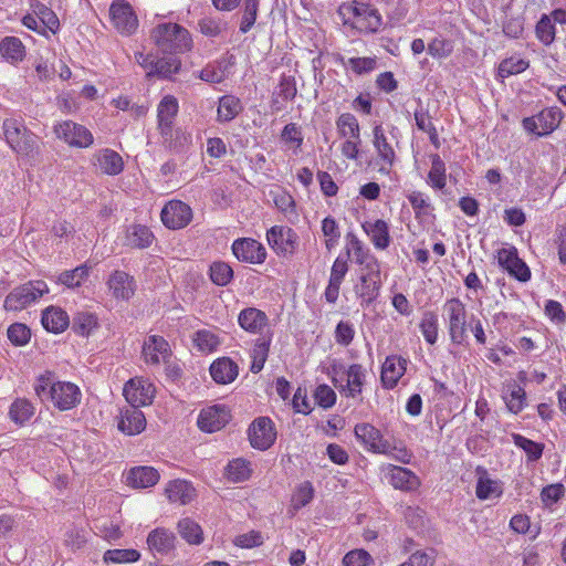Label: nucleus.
<instances>
[{
	"mask_svg": "<svg viewBox=\"0 0 566 566\" xmlns=\"http://www.w3.org/2000/svg\"><path fill=\"white\" fill-rule=\"evenodd\" d=\"M0 54L6 61L14 64L24 59L25 48L19 38L6 36L0 42Z\"/></svg>",
	"mask_w": 566,
	"mask_h": 566,
	"instance_id": "4c0bfd02",
	"label": "nucleus"
},
{
	"mask_svg": "<svg viewBox=\"0 0 566 566\" xmlns=\"http://www.w3.org/2000/svg\"><path fill=\"white\" fill-rule=\"evenodd\" d=\"M259 10V0H244L240 31L247 33L254 25Z\"/></svg>",
	"mask_w": 566,
	"mask_h": 566,
	"instance_id": "e2e57ef3",
	"label": "nucleus"
},
{
	"mask_svg": "<svg viewBox=\"0 0 566 566\" xmlns=\"http://www.w3.org/2000/svg\"><path fill=\"white\" fill-rule=\"evenodd\" d=\"M373 135L374 147L376 148L377 155L380 161L382 163V166L380 167L379 171L388 174L389 169L392 167L395 163L396 153L392 146L389 144L381 125H376L374 127Z\"/></svg>",
	"mask_w": 566,
	"mask_h": 566,
	"instance_id": "aec40b11",
	"label": "nucleus"
},
{
	"mask_svg": "<svg viewBox=\"0 0 566 566\" xmlns=\"http://www.w3.org/2000/svg\"><path fill=\"white\" fill-rule=\"evenodd\" d=\"M48 292L49 287L44 281H29L13 289L7 295L3 306L7 311H21L36 302Z\"/></svg>",
	"mask_w": 566,
	"mask_h": 566,
	"instance_id": "39448f33",
	"label": "nucleus"
},
{
	"mask_svg": "<svg viewBox=\"0 0 566 566\" xmlns=\"http://www.w3.org/2000/svg\"><path fill=\"white\" fill-rule=\"evenodd\" d=\"M151 38L164 53L185 52L192 44L188 30L177 23L157 25L151 32Z\"/></svg>",
	"mask_w": 566,
	"mask_h": 566,
	"instance_id": "7ed1b4c3",
	"label": "nucleus"
},
{
	"mask_svg": "<svg viewBox=\"0 0 566 566\" xmlns=\"http://www.w3.org/2000/svg\"><path fill=\"white\" fill-rule=\"evenodd\" d=\"M95 157L96 165L103 174L115 176L123 171L124 163L116 151L103 149Z\"/></svg>",
	"mask_w": 566,
	"mask_h": 566,
	"instance_id": "f704fd0d",
	"label": "nucleus"
},
{
	"mask_svg": "<svg viewBox=\"0 0 566 566\" xmlns=\"http://www.w3.org/2000/svg\"><path fill=\"white\" fill-rule=\"evenodd\" d=\"M154 241L150 229L142 224H133L126 231V245L136 249L148 248Z\"/></svg>",
	"mask_w": 566,
	"mask_h": 566,
	"instance_id": "c9c22d12",
	"label": "nucleus"
},
{
	"mask_svg": "<svg viewBox=\"0 0 566 566\" xmlns=\"http://www.w3.org/2000/svg\"><path fill=\"white\" fill-rule=\"evenodd\" d=\"M238 323L245 332L261 334L263 328L269 324V317L263 311L256 307H247L239 313Z\"/></svg>",
	"mask_w": 566,
	"mask_h": 566,
	"instance_id": "5701e85b",
	"label": "nucleus"
},
{
	"mask_svg": "<svg viewBox=\"0 0 566 566\" xmlns=\"http://www.w3.org/2000/svg\"><path fill=\"white\" fill-rule=\"evenodd\" d=\"M179 111V104L175 96L166 95L157 106V128H166L174 125Z\"/></svg>",
	"mask_w": 566,
	"mask_h": 566,
	"instance_id": "2f4dec72",
	"label": "nucleus"
},
{
	"mask_svg": "<svg viewBox=\"0 0 566 566\" xmlns=\"http://www.w3.org/2000/svg\"><path fill=\"white\" fill-rule=\"evenodd\" d=\"M507 409L513 413H518L523 410L526 401L525 390L517 384H509L503 392Z\"/></svg>",
	"mask_w": 566,
	"mask_h": 566,
	"instance_id": "a19ab883",
	"label": "nucleus"
},
{
	"mask_svg": "<svg viewBox=\"0 0 566 566\" xmlns=\"http://www.w3.org/2000/svg\"><path fill=\"white\" fill-rule=\"evenodd\" d=\"M371 563V556L364 549L350 551L343 558L344 566H369Z\"/></svg>",
	"mask_w": 566,
	"mask_h": 566,
	"instance_id": "774afa93",
	"label": "nucleus"
},
{
	"mask_svg": "<svg viewBox=\"0 0 566 566\" xmlns=\"http://www.w3.org/2000/svg\"><path fill=\"white\" fill-rule=\"evenodd\" d=\"M536 38L544 44L549 45L555 40V25L552 19L543 14L535 27Z\"/></svg>",
	"mask_w": 566,
	"mask_h": 566,
	"instance_id": "13d9d810",
	"label": "nucleus"
},
{
	"mask_svg": "<svg viewBox=\"0 0 566 566\" xmlns=\"http://www.w3.org/2000/svg\"><path fill=\"white\" fill-rule=\"evenodd\" d=\"M176 537L166 528H156L148 534L147 545L150 551L159 554H168L175 548Z\"/></svg>",
	"mask_w": 566,
	"mask_h": 566,
	"instance_id": "c756f323",
	"label": "nucleus"
},
{
	"mask_svg": "<svg viewBox=\"0 0 566 566\" xmlns=\"http://www.w3.org/2000/svg\"><path fill=\"white\" fill-rule=\"evenodd\" d=\"M381 289L380 272L360 273L354 291L360 298V306L368 307L379 296Z\"/></svg>",
	"mask_w": 566,
	"mask_h": 566,
	"instance_id": "f3484780",
	"label": "nucleus"
},
{
	"mask_svg": "<svg viewBox=\"0 0 566 566\" xmlns=\"http://www.w3.org/2000/svg\"><path fill=\"white\" fill-rule=\"evenodd\" d=\"M180 69V61L175 56L156 59L154 69L147 72V76L157 75L160 77H169L177 73Z\"/></svg>",
	"mask_w": 566,
	"mask_h": 566,
	"instance_id": "de8ad7c7",
	"label": "nucleus"
},
{
	"mask_svg": "<svg viewBox=\"0 0 566 566\" xmlns=\"http://www.w3.org/2000/svg\"><path fill=\"white\" fill-rule=\"evenodd\" d=\"M109 15L114 28L123 35H130L138 28L137 17L125 0H114L109 7Z\"/></svg>",
	"mask_w": 566,
	"mask_h": 566,
	"instance_id": "6e6552de",
	"label": "nucleus"
},
{
	"mask_svg": "<svg viewBox=\"0 0 566 566\" xmlns=\"http://www.w3.org/2000/svg\"><path fill=\"white\" fill-rule=\"evenodd\" d=\"M337 130L344 138H360L359 123L350 113L342 114L336 122Z\"/></svg>",
	"mask_w": 566,
	"mask_h": 566,
	"instance_id": "a18cd8bd",
	"label": "nucleus"
},
{
	"mask_svg": "<svg viewBox=\"0 0 566 566\" xmlns=\"http://www.w3.org/2000/svg\"><path fill=\"white\" fill-rule=\"evenodd\" d=\"M322 232L326 238V249L328 251L333 250L337 245L338 240L340 238V231L336 220L332 217H326L322 221Z\"/></svg>",
	"mask_w": 566,
	"mask_h": 566,
	"instance_id": "bf43d9fd",
	"label": "nucleus"
},
{
	"mask_svg": "<svg viewBox=\"0 0 566 566\" xmlns=\"http://www.w3.org/2000/svg\"><path fill=\"white\" fill-rule=\"evenodd\" d=\"M249 440L253 448L268 450L276 439L273 421L268 417L256 418L248 430Z\"/></svg>",
	"mask_w": 566,
	"mask_h": 566,
	"instance_id": "9b49d317",
	"label": "nucleus"
},
{
	"mask_svg": "<svg viewBox=\"0 0 566 566\" xmlns=\"http://www.w3.org/2000/svg\"><path fill=\"white\" fill-rule=\"evenodd\" d=\"M143 355L146 363L158 365L170 355L169 344L163 336L151 335L144 342Z\"/></svg>",
	"mask_w": 566,
	"mask_h": 566,
	"instance_id": "b1692460",
	"label": "nucleus"
},
{
	"mask_svg": "<svg viewBox=\"0 0 566 566\" xmlns=\"http://www.w3.org/2000/svg\"><path fill=\"white\" fill-rule=\"evenodd\" d=\"M329 376L342 395L355 398L361 392L366 369L360 364L346 367L342 363H334L329 367Z\"/></svg>",
	"mask_w": 566,
	"mask_h": 566,
	"instance_id": "f03ea898",
	"label": "nucleus"
},
{
	"mask_svg": "<svg viewBox=\"0 0 566 566\" xmlns=\"http://www.w3.org/2000/svg\"><path fill=\"white\" fill-rule=\"evenodd\" d=\"M346 239V256L348 259L353 253L355 263L360 266V273L380 272V263L377 258L354 233H347Z\"/></svg>",
	"mask_w": 566,
	"mask_h": 566,
	"instance_id": "1a4fd4ad",
	"label": "nucleus"
},
{
	"mask_svg": "<svg viewBox=\"0 0 566 566\" xmlns=\"http://www.w3.org/2000/svg\"><path fill=\"white\" fill-rule=\"evenodd\" d=\"M55 384L56 381L54 380L53 374L46 371L36 378L34 391L42 401L50 400L51 388L55 386Z\"/></svg>",
	"mask_w": 566,
	"mask_h": 566,
	"instance_id": "69168bd1",
	"label": "nucleus"
},
{
	"mask_svg": "<svg viewBox=\"0 0 566 566\" xmlns=\"http://www.w3.org/2000/svg\"><path fill=\"white\" fill-rule=\"evenodd\" d=\"M512 439L517 448H521L527 455L528 461H537L541 459L544 450V444L535 442L522 434L513 433Z\"/></svg>",
	"mask_w": 566,
	"mask_h": 566,
	"instance_id": "49530a36",
	"label": "nucleus"
},
{
	"mask_svg": "<svg viewBox=\"0 0 566 566\" xmlns=\"http://www.w3.org/2000/svg\"><path fill=\"white\" fill-rule=\"evenodd\" d=\"M238 365L229 357L218 358L210 366L212 379L222 385L232 382L238 377Z\"/></svg>",
	"mask_w": 566,
	"mask_h": 566,
	"instance_id": "c85d7f7f",
	"label": "nucleus"
},
{
	"mask_svg": "<svg viewBox=\"0 0 566 566\" xmlns=\"http://www.w3.org/2000/svg\"><path fill=\"white\" fill-rule=\"evenodd\" d=\"M337 13L345 25L360 33H376L382 25L379 11L373 6L356 0L339 4Z\"/></svg>",
	"mask_w": 566,
	"mask_h": 566,
	"instance_id": "f257e3e1",
	"label": "nucleus"
},
{
	"mask_svg": "<svg viewBox=\"0 0 566 566\" xmlns=\"http://www.w3.org/2000/svg\"><path fill=\"white\" fill-rule=\"evenodd\" d=\"M166 494L170 502L187 504L195 495L191 484L184 480H175L168 483Z\"/></svg>",
	"mask_w": 566,
	"mask_h": 566,
	"instance_id": "e433bc0d",
	"label": "nucleus"
},
{
	"mask_svg": "<svg viewBox=\"0 0 566 566\" xmlns=\"http://www.w3.org/2000/svg\"><path fill=\"white\" fill-rule=\"evenodd\" d=\"M408 360L401 356H388L382 364L380 379L382 386L392 389L406 373Z\"/></svg>",
	"mask_w": 566,
	"mask_h": 566,
	"instance_id": "412c9836",
	"label": "nucleus"
},
{
	"mask_svg": "<svg viewBox=\"0 0 566 566\" xmlns=\"http://www.w3.org/2000/svg\"><path fill=\"white\" fill-rule=\"evenodd\" d=\"M97 327V317L90 312H78L74 315L72 328L75 333L85 336Z\"/></svg>",
	"mask_w": 566,
	"mask_h": 566,
	"instance_id": "3c124183",
	"label": "nucleus"
},
{
	"mask_svg": "<svg viewBox=\"0 0 566 566\" xmlns=\"http://www.w3.org/2000/svg\"><path fill=\"white\" fill-rule=\"evenodd\" d=\"M314 495V489L310 482H303L296 489L291 500V507L294 511H298L302 507L306 506L312 500Z\"/></svg>",
	"mask_w": 566,
	"mask_h": 566,
	"instance_id": "052dcab7",
	"label": "nucleus"
},
{
	"mask_svg": "<svg viewBox=\"0 0 566 566\" xmlns=\"http://www.w3.org/2000/svg\"><path fill=\"white\" fill-rule=\"evenodd\" d=\"M453 51L452 42L442 38H434L428 44V53L434 59H446Z\"/></svg>",
	"mask_w": 566,
	"mask_h": 566,
	"instance_id": "338daca9",
	"label": "nucleus"
},
{
	"mask_svg": "<svg viewBox=\"0 0 566 566\" xmlns=\"http://www.w3.org/2000/svg\"><path fill=\"white\" fill-rule=\"evenodd\" d=\"M41 322L46 331L55 334L63 332L70 324L66 312L54 306H51L43 312Z\"/></svg>",
	"mask_w": 566,
	"mask_h": 566,
	"instance_id": "473e14b6",
	"label": "nucleus"
},
{
	"mask_svg": "<svg viewBox=\"0 0 566 566\" xmlns=\"http://www.w3.org/2000/svg\"><path fill=\"white\" fill-rule=\"evenodd\" d=\"M427 182L431 188L442 190L447 185L446 165L441 157L437 154L431 156V168L428 174Z\"/></svg>",
	"mask_w": 566,
	"mask_h": 566,
	"instance_id": "37998d69",
	"label": "nucleus"
},
{
	"mask_svg": "<svg viewBox=\"0 0 566 566\" xmlns=\"http://www.w3.org/2000/svg\"><path fill=\"white\" fill-rule=\"evenodd\" d=\"M178 531L181 537L189 544L197 545L200 544L203 539L200 525L188 517L179 521Z\"/></svg>",
	"mask_w": 566,
	"mask_h": 566,
	"instance_id": "09e8293b",
	"label": "nucleus"
},
{
	"mask_svg": "<svg viewBox=\"0 0 566 566\" xmlns=\"http://www.w3.org/2000/svg\"><path fill=\"white\" fill-rule=\"evenodd\" d=\"M35 407L25 398H17L9 408V418L18 426L27 423L34 415Z\"/></svg>",
	"mask_w": 566,
	"mask_h": 566,
	"instance_id": "58836bf2",
	"label": "nucleus"
},
{
	"mask_svg": "<svg viewBox=\"0 0 566 566\" xmlns=\"http://www.w3.org/2000/svg\"><path fill=\"white\" fill-rule=\"evenodd\" d=\"M243 111V105L234 95H223L219 98L217 109V120L219 123H229L233 120Z\"/></svg>",
	"mask_w": 566,
	"mask_h": 566,
	"instance_id": "72a5a7b5",
	"label": "nucleus"
},
{
	"mask_svg": "<svg viewBox=\"0 0 566 566\" xmlns=\"http://www.w3.org/2000/svg\"><path fill=\"white\" fill-rule=\"evenodd\" d=\"M127 483L136 489L154 486L159 480V473L151 467L133 468L127 474Z\"/></svg>",
	"mask_w": 566,
	"mask_h": 566,
	"instance_id": "7c9ffc66",
	"label": "nucleus"
},
{
	"mask_svg": "<svg viewBox=\"0 0 566 566\" xmlns=\"http://www.w3.org/2000/svg\"><path fill=\"white\" fill-rule=\"evenodd\" d=\"M296 81L293 75L282 74L274 95H279L284 102L294 99L296 96Z\"/></svg>",
	"mask_w": 566,
	"mask_h": 566,
	"instance_id": "680f3d73",
	"label": "nucleus"
},
{
	"mask_svg": "<svg viewBox=\"0 0 566 566\" xmlns=\"http://www.w3.org/2000/svg\"><path fill=\"white\" fill-rule=\"evenodd\" d=\"M160 218L167 228L182 229L192 220V210L180 200H171L163 208Z\"/></svg>",
	"mask_w": 566,
	"mask_h": 566,
	"instance_id": "4468645a",
	"label": "nucleus"
},
{
	"mask_svg": "<svg viewBox=\"0 0 566 566\" xmlns=\"http://www.w3.org/2000/svg\"><path fill=\"white\" fill-rule=\"evenodd\" d=\"M123 394L132 407L138 408L151 403L155 388L144 378H132L125 384Z\"/></svg>",
	"mask_w": 566,
	"mask_h": 566,
	"instance_id": "ddd939ff",
	"label": "nucleus"
},
{
	"mask_svg": "<svg viewBox=\"0 0 566 566\" xmlns=\"http://www.w3.org/2000/svg\"><path fill=\"white\" fill-rule=\"evenodd\" d=\"M363 230L370 238L374 247L385 250L390 244L389 226L385 220L378 219L374 222L366 221L361 224Z\"/></svg>",
	"mask_w": 566,
	"mask_h": 566,
	"instance_id": "cd10ccee",
	"label": "nucleus"
},
{
	"mask_svg": "<svg viewBox=\"0 0 566 566\" xmlns=\"http://www.w3.org/2000/svg\"><path fill=\"white\" fill-rule=\"evenodd\" d=\"M387 470L389 483L395 489L412 491L416 490L420 484L418 476L409 469L389 464Z\"/></svg>",
	"mask_w": 566,
	"mask_h": 566,
	"instance_id": "a878e982",
	"label": "nucleus"
},
{
	"mask_svg": "<svg viewBox=\"0 0 566 566\" xmlns=\"http://www.w3.org/2000/svg\"><path fill=\"white\" fill-rule=\"evenodd\" d=\"M9 146L20 155H29L36 146V136L27 129L21 122L8 118L2 125Z\"/></svg>",
	"mask_w": 566,
	"mask_h": 566,
	"instance_id": "423d86ee",
	"label": "nucleus"
},
{
	"mask_svg": "<svg viewBox=\"0 0 566 566\" xmlns=\"http://www.w3.org/2000/svg\"><path fill=\"white\" fill-rule=\"evenodd\" d=\"M107 285L112 295L117 300H129L135 294L136 282L124 271H115L108 279Z\"/></svg>",
	"mask_w": 566,
	"mask_h": 566,
	"instance_id": "4be33fe9",
	"label": "nucleus"
},
{
	"mask_svg": "<svg viewBox=\"0 0 566 566\" xmlns=\"http://www.w3.org/2000/svg\"><path fill=\"white\" fill-rule=\"evenodd\" d=\"M420 331L427 343L433 345L438 339V316L433 312H426L420 322Z\"/></svg>",
	"mask_w": 566,
	"mask_h": 566,
	"instance_id": "6e6d98bb",
	"label": "nucleus"
},
{
	"mask_svg": "<svg viewBox=\"0 0 566 566\" xmlns=\"http://www.w3.org/2000/svg\"><path fill=\"white\" fill-rule=\"evenodd\" d=\"M442 311L451 343L463 345L468 338V312L464 303L452 297L443 304Z\"/></svg>",
	"mask_w": 566,
	"mask_h": 566,
	"instance_id": "20e7f679",
	"label": "nucleus"
},
{
	"mask_svg": "<svg viewBox=\"0 0 566 566\" xmlns=\"http://www.w3.org/2000/svg\"><path fill=\"white\" fill-rule=\"evenodd\" d=\"M475 492L480 500H489L500 497L503 489L499 481L490 479L486 471H483L478 480Z\"/></svg>",
	"mask_w": 566,
	"mask_h": 566,
	"instance_id": "79ce46f5",
	"label": "nucleus"
},
{
	"mask_svg": "<svg viewBox=\"0 0 566 566\" xmlns=\"http://www.w3.org/2000/svg\"><path fill=\"white\" fill-rule=\"evenodd\" d=\"M158 130L163 146L175 153L184 151L191 143V136L179 127L175 128L174 125Z\"/></svg>",
	"mask_w": 566,
	"mask_h": 566,
	"instance_id": "bb28decb",
	"label": "nucleus"
},
{
	"mask_svg": "<svg viewBox=\"0 0 566 566\" xmlns=\"http://www.w3.org/2000/svg\"><path fill=\"white\" fill-rule=\"evenodd\" d=\"M193 345L202 353H211L220 345L219 337L211 331L200 329L193 335Z\"/></svg>",
	"mask_w": 566,
	"mask_h": 566,
	"instance_id": "8fccbe9b",
	"label": "nucleus"
},
{
	"mask_svg": "<svg viewBox=\"0 0 566 566\" xmlns=\"http://www.w3.org/2000/svg\"><path fill=\"white\" fill-rule=\"evenodd\" d=\"M90 270V266L82 264L73 270L64 271L59 275L57 282L69 289L78 287L88 277Z\"/></svg>",
	"mask_w": 566,
	"mask_h": 566,
	"instance_id": "c03bdc74",
	"label": "nucleus"
},
{
	"mask_svg": "<svg viewBox=\"0 0 566 566\" xmlns=\"http://www.w3.org/2000/svg\"><path fill=\"white\" fill-rule=\"evenodd\" d=\"M31 337L30 328L22 323H14L8 328V338L15 346H23Z\"/></svg>",
	"mask_w": 566,
	"mask_h": 566,
	"instance_id": "0e129e2a",
	"label": "nucleus"
},
{
	"mask_svg": "<svg viewBox=\"0 0 566 566\" xmlns=\"http://www.w3.org/2000/svg\"><path fill=\"white\" fill-rule=\"evenodd\" d=\"M232 252L239 261L252 264L263 263L266 258L265 248L251 238L234 240L232 243Z\"/></svg>",
	"mask_w": 566,
	"mask_h": 566,
	"instance_id": "2eb2a0df",
	"label": "nucleus"
},
{
	"mask_svg": "<svg viewBox=\"0 0 566 566\" xmlns=\"http://www.w3.org/2000/svg\"><path fill=\"white\" fill-rule=\"evenodd\" d=\"M54 133L59 139L72 147L87 148L94 142L92 133L85 126L72 120H64L55 125Z\"/></svg>",
	"mask_w": 566,
	"mask_h": 566,
	"instance_id": "0eeeda50",
	"label": "nucleus"
},
{
	"mask_svg": "<svg viewBox=\"0 0 566 566\" xmlns=\"http://www.w3.org/2000/svg\"><path fill=\"white\" fill-rule=\"evenodd\" d=\"M407 198L415 211L416 218H423L431 214L433 209L427 195L421 191H412Z\"/></svg>",
	"mask_w": 566,
	"mask_h": 566,
	"instance_id": "5fc2aeb1",
	"label": "nucleus"
},
{
	"mask_svg": "<svg viewBox=\"0 0 566 566\" xmlns=\"http://www.w3.org/2000/svg\"><path fill=\"white\" fill-rule=\"evenodd\" d=\"M146 427L144 412L136 407H129L120 412L118 429L128 436L140 433Z\"/></svg>",
	"mask_w": 566,
	"mask_h": 566,
	"instance_id": "393cba45",
	"label": "nucleus"
},
{
	"mask_svg": "<svg viewBox=\"0 0 566 566\" xmlns=\"http://www.w3.org/2000/svg\"><path fill=\"white\" fill-rule=\"evenodd\" d=\"M266 239L272 249L283 256L293 255L298 247V235L287 227H272L266 232Z\"/></svg>",
	"mask_w": 566,
	"mask_h": 566,
	"instance_id": "9d476101",
	"label": "nucleus"
},
{
	"mask_svg": "<svg viewBox=\"0 0 566 566\" xmlns=\"http://www.w3.org/2000/svg\"><path fill=\"white\" fill-rule=\"evenodd\" d=\"M499 264L521 282H527L531 279V271L526 263L518 258L517 250L514 247L502 248L497 252Z\"/></svg>",
	"mask_w": 566,
	"mask_h": 566,
	"instance_id": "dca6fc26",
	"label": "nucleus"
},
{
	"mask_svg": "<svg viewBox=\"0 0 566 566\" xmlns=\"http://www.w3.org/2000/svg\"><path fill=\"white\" fill-rule=\"evenodd\" d=\"M538 126L541 129L537 132L538 136L548 135L556 129L563 118V112L558 107H549L543 109L536 115Z\"/></svg>",
	"mask_w": 566,
	"mask_h": 566,
	"instance_id": "ea45409f",
	"label": "nucleus"
},
{
	"mask_svg": "<svg viewBox=\"0 0 566 566\" xmlns=\"http://www.w3.org/2000/svg\"><path fill=\"white\" fill-rule=\"evenodd\" d=\"M229 420V409L223 405H214L200 411L198 427L206 432H216L222 429Z\"/></svg>",
	"mask_w": 566,
	"mask_h": 566,
	"instance_id": "a211bd4d",
	"label": "nucleus"
},
{
	"mask_svg": "<svg viewBox=\"0 0 566 566\" xmlns=\"http://www.w3.org/2000/svg\"><path fill=\"white\" fill-rule=\"evenodd\" d=\"M250 476L249 463L243 459H234L227 465V478L231 482H243Z\"/></svg>",
	"mask_w": 566,
	"mask_h": 566,
	"instance_id": "4d7b16f0",
	"label": "nucleus"
},
{
	"mask_svg": "<svg viewBox=\"0 0 566 566\" xmlns=\"http://www.w3.org/2000/svg\"><path fill=\"white\" fill-rule=\"evenodd\" d=\"M528 65V61L517 56H511L500 63L497 75L502 78H505L514 74H520L524 72Z\"/></svg>",
	"mask_w": 566,
	"mask_h": 566,
	"instance_id": "603ef678",
	"label": "nucleus"
},
{
	"mask_svg": "<svg viewBox=\"0 0 566 566\" xmlns=\"http://www.w3.org/2000/svg\"><path fill=\"white\" fill-rule=\"evenodd\" d=\"M80 388L70 381H56L51 388L50 401L61 411L71 410L81 402Z\"/></svg>",
	"mask_w": 566,
	"mask_h": 566,
	"instance_id": "f8f14e48",
	"label": "nucleus"
},
{
	"mask_svg": "<svg viewBox=\"0 0 566 566\" xmlns=\"http://www.w3.org/2000/svg\"><path fill=\"white\" fill-rule=\"evenodd\" d=\"M232 277L233 270L228 263L218 261L210 265V279L216 285L226 286Z\"/></svg>",
	"mask_w": 566,
	"mask_h": 566,
	"instance_id": "864d4df0",
	"label": "nucleus"
},
{
	"mask_svg": "<svg viewBox=\"0 0 566 566\" xmlns=\"http://www.w3.org/2000/svg\"><path fill=\"white\" fill-rule=\"evenodd\" d=\"M356 438L375 453L388 451V440L384 439L381 432L370 423H358L355 426Z\"/></svg>",
	"mask_w": 566,
	"mask_h": 566,
	"instance_id": "6ab92c4d",
	"label": "nucleus"
}]
</instances>
